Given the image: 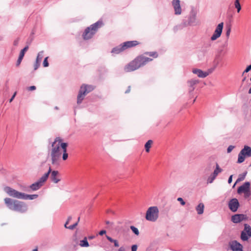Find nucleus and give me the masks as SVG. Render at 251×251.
I'll return each instance as SVG.
<instances>
[{
    "instance_id": "f257e3e1",
    "label": "nucleus",
    "mask_w": 251,
    "mask_h": 251,
    "mask_svg": "<svg viewBox=\"0 0 251 251\" xmlns=\"http://www.w3.org/2000/svg\"><path fill=\"white\" fill-rule=\"evenodd\" d=\"M68 144L66 143H62V139L60 137H56L51 145V150L50 152V156L51 158V163L52 164H57L60 158L62 151L60 148L63 151L62 159L66 160L68 157L67 152V148Z\"/></svg>"
},
{
    "instance_id": "f03ea898",
    "label": "nucleus",
    "mask_w": 251,
    "mask_h": 251,
    "mask_svg": "<svg viewBox=\"0 0 251 251\" xmlns=\"http://www.w3.org/2000/svg\"><path fill=\"white\" fill-rule=\"evenodd\" d=\"M152 60L153 59L146 57L144 55H139L125 67L124 71L126 73L134 71L145 65Z\"/></svg>"
},
{
    "instance_id": "7ed1b4c3",
    "label": "nucleus",
    "mask_w": 251,
    "mask_h": 251,
    "mask_svg": "<svg viewBox=\"0 0 251 251\" xmlns=\"http://www.w3.org/2000/svg\"><path fill=\"white\" fill-rule=\"evenodd\" d=\"M102 25V22L99 21L86 28L83 34V39L84 40L91 39Z\"/></svg>"
},
{
    "instance_id": "20e7f679",
    "label": "nucleus",
    "mask_w": 251,
    "mask_h": 251,
    "mask_svg": "<svg viewBox=\"0 0 251 251\" xmlns=\"http://www.w3.org/2000/svg\"><path fill=\"white\" fill-rule=\"evenodd\" d=\"M95 87L91 85L83 84L80 87L78 95L77 96V103H80L83 100L85 96L92 91Z\"/></svg>"
},
{
    "instance_id": "39448f33",
    "label": "nucleus",
    "mask_w": 251,
    "mask_h": 251,
    "mask_svg": "<svg viewBox=\"0 0 251 251\" xmlns=\"http://www.w3.org/2000/svg\"><path fill=\"white\" fill-rule=\"evenodd\" d=\"M50 172L51 168L50 167L48 172L45 173L37 181L30 185L29 188L33 191L39 189L47 180Z\"/></svg>"
},
{
    "instance_id": "423d86ee",
    "label": "nucleus",
    "mask_w": 251,
    "mask_h": 251,
    "mask_svg": "<svg viewBox=\"0 0 251 251\" xmlns=\"http://www.w3.org/2000/svg\"><path fill=\"white\" fill-rule=\"evenodd\" d=\"M159 210L156 206H151L148 208L146 214V219L149 221L154 222L158 217Z\"/></svg>"
},
{
    "instance_id": "0eeeda50",
    "label": "nucleus",
    "mask_w": 251,
    "mask_h": 251,
    "mask_svg": "<svg viewBox=\"0 0 251 251\" xmlns=\"http://www.w3.org/2000/svg\"><path fill=\"white\" fill-rule=\"evenodd\" d=\"M4 192L10 197L22 199L23 193L19 192L10 187H5L4 188Z\"/></svg>"
},
{
    "instance_id": "6e6552de",
    "label": "nucleus",
    "mask_w": 251,
    "mask_h": 251,
    "mask_svg": "<svg viewBox=\"0 0 251 251\" xmlns=\"http://www.w3.org/2000/svg\"><path fill=\"white\" fill-rule=\"evenodd\" d=\"M251 237V227L248 224L244 225V229L242 231L241 239L243 241H247Z\"/></svg>"
},
{
    "instance_id": "1a4fd4ad",
    "label": "nucleus",
    "mask_w": 251,
    "mask_h": 251,
    "mask_svg": "<svg viewBox=\"0 0 251 251\" xmlns=\"http://www.w3.org/2000/svg\"><path fill=\"white\" fill-rule=\"evenodd\" d=\"M223 23H221L218 24L215 30L214 31L213 34L211 37V40L212 41L216 40L217 39L220 37L223 31Z\"/></svg>"
},
{
    "instance_id": "9d476101",
    "label": "nucleus",
    "mask_w": 251,
    "mask_h": 251,
    "mask_svg": "<svg viewBox=\"0 0 251 251\" xmlns=\"http://www.w3.org/2000/svg\"><path fill=\"white\" fill-rule=\"evenodd\" d=\"M228 206L231 211L236 212L239 206V203L237 199H232L229 202Z\"/></svg>"
},
{
    "instance_id": "9b49d317",
    "label": "nucleus",
    "mask_w": 251,
    "mask_h": 251,
    "mask_svg": "<svg viewBox=\"0 0 251 251\" xmlns=\"http://www.w3.org/2000/svg\"><path fill=\"white\" fill-rule=\"evenodd\" d=\"M229 246L232 251H242V245L236 241L230 242Z\"/></svg>"
},
{
    "instance_id": "f8f14e48",
    "label": "nucleus",
    "mask_w": 251,
    "mask_h": 251,
    "mask_svg": "<svg viewBox=\"0 0 251 251\" xmlns=\"http://www.w3.org/2000/svg\"><path fill=\"white\" fill-rule=\"evenodd\" d=\"M250 186V183L249 182H246L244 183L242 185L240 186L237 190V192L239 194L244 193L245 194L248 193L249 192V189Z\"/></svg>"
},
{
    "instance_id": "ddd939ff",
    "label": "nucleus",
    "mask_w": 251,
    "mask_h": 251,
    "mask_svg": "<svg viewBox=\"0 0 251 251\" xmlns=\"http://www.w3.org/2000/svg\"><path fill=\"white\" fill-rule=\"evenodd\" d=\"M179 0H173L172 5L175 10V13L176 15H180L181 13V8Z\"/></svg>"
},
{
    "instance_id": "4468645a",
    "label": "nucleus",
    "mask_w": 251,
    "mask_h": 251,
    "mask_svg": "<svg viewBox=\"0 0 251 251\" xmlns=\"http://www.w3.org/2000/svg\"><path fill=\"white\" fill-rule=\"evenodd\" d=\"M50 179L54 183H57L60 180V177L59 172L57 171H53L50 172Z\"/></svg>"
},
{
    "instance_id": "2eb2a0df",
    "label": "nucleus",
    "mask_w": 251,
    "mask_h": 251,
    "mask_svg": "<svg viewBox=\"0 0 251 251\" xmlns=\"http://www.w3.org/2000/svg\"><path fill=\"white\" fill-rule=\"evenodd\" d=\"M125 50L129 48L135 47L140 44V42L138 41H126L122 43Z\"/></svg>"
},
{
    "instance_id": "dca6fc26",
    "label": "nucleus",
    "mask_w": 251,
    "mask_h": 251,
    "mask_svg": "<svg viewBox=\"0 0 251 251\" xmlns=\"http://www.w3.org/2000/svg\"><path fill=\"white\" fill-rule=\"evenodd\" d=\"M23 202L17 200H15L14 202H13V205L11 210L21 211L23 210Z\"/></svg>"
},
{
    "instance_id": "f3484780",
    "label": "nucleus",
    "mask_w": 251,
    "mask_h": 251,
    "mask_svg": "<svg viewBox=\"0 0 251 251\" xmlns=\"http://www.w3.org/2000/svg\"><path fill=\"white\" fill-rule=\"evenodd\" d=\"M222 171V169H221L218 163H216V167L215 170H214L213 173L212 174L211 178H209L208 179V181L209 183H212L213 180L216 178L217 175Z\"/></svg>"
},
{
    "instance_id": "a211bd4d",
    "label": "nucleus",
    "mask_w": 251,
    "mask_h": 251,
    "mask_svg": "<svg viewBox=\"0 0 251 251\" xmlns=\"http://www.w3.org/2000/svg\"><path fill=\"white\" fill-rule=\"evenodd\" d=\"M192 72L194 74H196L199 77L201 78H204L209 75L207 72H203L202 70L198 69H193Z\"/></svg>"
},
{
    "instance_id": "6ab92c4d",
    "label": "nucleus",
    "mask_w": 251,
    "mask_h": 251,
    "mask_svg": "<svg viewBox=\"0 0 251 251\" xmlns=\"http://www.w3.org/2000/svg\"><path fill=\"white\" fill-rule=\"evenodd\" d=\"M245 215L243 214H236L232 216L231 221L234 223H238L245 219Z\"/></svg>"
},
{
    "instance_id": "aec40b11",
    "label": "nucleus",
    "mask_w": 251,
    "mask_h": 251,
    "mask_svg": "<svg viewBox=\"0 0 251 251\" xmlns=\"http://www.w3.org/2000/svg\"><path fill=\"white\" fill-rule=\"evenodd\" d=\"M28 46L25 47L20 52L19 58L18 59L16 65L18 66L21 63L22 59L25 55V52L28 50Z\"/></svg>"
},
{
    "instance_id": "412c9836",
    "label": "nucleus",
    "mask_w": 251,
    "mask_h": 251,
    "mask_svg": "<svg viewBox=\"0 0 251 251\" xmlns=\"http://www.w3.org/2000/svg\"><path fill=\"white\" fill-rule=\"evenodd\" d=\"M43 51L40 52L37 56L35 63L34 65V69L35 70H37L40 65V63L42 61L43 55Z\"/></svg>"
},
{
    "instance_id": "4be33fe9",
    "label": "nucleus",
    "mask_w": 251,
    "mask_h": 251,
    "mask_svg": "<svg viewBox=\"0 0 251 251\" xmlns=\"http://www.w3.org/2000/svg\"><path fill=\"white\" fill-rule=\"evenodd\" d=\"M124 50H125L124 47H123V44H121L119 46L114 48L111 52L115 54H119Z\"/></svg>"
},
{
    "instance_id": "5701e85b",
    "label": "nucleus",
    "mask_w": 251,
    "mask_h": 251,
    "mask_svg": "<svg viewBox=\"0 0 251 251\" xmlns=\"http://www.w3.org/2000/svg\"><path fill=\"white\" fill-rule=\"evenodd\" d=\"M199 83V81L195 79H192L188 82L189 85V90L190 92H192L194 89V85Z\"/></svg>"
},
{
    "instance_id": "b1692460",
    "label": "nucleus",
    "mask_w": 251,
    "mask_h": 251,
    "mask_svg": "<svg viewBox=\"0 0 251 251\" xmlns=\"http://www.w3.org/2000/svg\"><path fill=\"white\" fill-rule=\"evenodd\" d=\"M4 201L7 206L10 209H11L13 205V202H14L15 200H13L9 198H6L4 199Z\"/></svg>"
},
{
    "instance_id": "393cba45",
    "label": "nucleus",
    "mask_w": 251,
    "mask_h": 251,
    "mask_svg": "<svg viewBox=\"0 0 251 251\" xmlns=\"http://www.w3.org/2000/svg\"><path fill=\"white\" fill-rule=\"evenodd\" d=\"M22 197L23 200H34L38 198V195H28L23 193Z\"/></svg>"
},
{
    "instance_id": "a878e982",
    "label": "nucleus",
    "mask_w": 251,
    "mask_h": 251,
    "mask_svg": "<svg viewBox=\"0 0 251 251\" xmlns=\"http://www.w3.org/2000/svg\"><path fill=\"white\" fill-rule=\"evenodd\" d=\"M242 152L247 156H251V148L249 146H245L241 150Z\"/></svg>"
},
{
    "instance_id": "bb28decb",
    "label": "nucleus",
    "mask_w": 251,
    "mask_h": 251,
    "mask_svg": "<svg viewBox=\"0 0 251 251\" xmlns=\"http://www.w3.org/2000/svg\"><path fill=\"white\" fill-rule=\"evenodd\" d=\"M204 205L203 203H200L199 205L196 207V211L197 213L199 215H201L203 213Z\"/></svg>"
},
{
    "instance_id": "cd10ccee",
    "label": "nucleus",
    "mask_w": 251,
    "mask_h": 251,
    "mask_svg": "<svg viewBox=\"0 0 251 251\" xmlns=\"http://www.w3.org/2000/svg\"><path fill=\"white\" fill-rule=\"evenodd\" d=\"M152 143H153V141L151 140H149L145 144V148L146 151L147 152H149L150 151V149L151 148Z\"/></svg>"
},
{
    "instance_id": "c85d7f7f",
    "label": "nucleus",
    "mask_w": 251,
    "mask_h": 251,
    "mask_svg": "<svg viewBox=\"0 0 251 251\" xmlns=\"http://www.w3.org/2000/svg\"><path fill=\"white\" fill-rule=\"evenodd\" d=\"M144 56L145 55H149L150 57H152L153 58H156L158 57V55L157 52L156 51H153V52H146L143 54Z\"/></svg>"
},
{
    "instance_id": "c756f323",
    "label": "nucleus",
    "mask_w": 251,
    "mask_h": 251,
    "mask_svg": "<svg viewBox=\"0 0 251 251\" xmlns=\"http://www.w3.org/2000/svg\"><path fill=\"white\" fill-rule=\"evenodd\" d=\"M79 245L82 247H88L89 245L87 240L86 237H85L83 240L80 241Z\"/></svg>"
},
{
    "instance_id": "7c9ffc66",
    "label": "nucleus",
    "mask_w": 251,
    "mask_h": 251,
    "mask_svg": "<svg viewBox=\"0 0 251 251\" xmlns=\"http://www.w3.org/2000/svg\"><path fill=\"white\" fill-rule=\"evenodd\" d=\"M245 154H243L241 151L238 154V163H242L245 160Z\"/></svg>"
},
{
    "instance_id": "2f4dec72",
    "label": "nucleus",
    "mask_w": 251,
    "mask_h": 251,
    "mask_svg": "<svg viewBox=\"0 0 251 251\" xmlns=\"http://www.w3.org/2000/svg\"><path fill=\"white\" fill-rule=\"evenodd\" d=\"M235 7L237 9V12H239L241 9V6L239 0H235L234 2Z\"/></svg>"
},
{
    "instance_id": "473e14b6",
    "label": "nucleus",
    "mask_w": 251,
    "mask_h": 251,
    "mask_svg": "<svg viewBox=\"0 0 251 251\" xmlns=\"http://www.w3.org/2000/svg\"><path fill=\"white\" fill-rule=\"evenodd\" d=\"M130 229L136 235H138L139 234V230L136 227L132 226H130Z\"/></svg>"
},
{
    "instance_id": "72a5a7b5",
    "label": "nucleus",
    "mask_w": 251,
    "mask_h": 251,
    "mask_svg": "<svg viewBox=\"0 0 251 251\" xmlns=\"http://www.w3.org/2000/svg\"><path fill=\"white\" fill-rule=\"evenodd\" d=\"M80 220V218L79 217L78 219V221L77 222H76L75 224H74V225H71L70 226H68V229H71V230H73L78 225V223L79 222Z\"/></svg>"
},
{
    "instance_id": "f704fd0d",
    "label": "nucleus",
    "mask_w": 251,
    "mask_h": 251,
    "mask_svg": "<svg viewBox=\"0 0 251 251\" xmlns=\"http://www.w3.org/2000/svg\"><path fill=\"white\" fill-rule=\"evenodd\" d=\"M48 57H47L44 59V60L43 61V66L44 67H47L49 66V63L48 62Z\"/></svg>"
},
{
    "instance_id": "c9c22d12",
    "label": "nucleus",
    "mask_w": 251,
    "mask_h": 251,
    "mask_svg": "<svg viewBox=\"0 0 251 251\" xmlns=\"http://www.w3.org/2000/svg\"><path fill=\"white\" fill-rule=\"evenodd\" d=\"M251 70V64L248 66L247 68L245 69V70L243 72L242 75H244L245 73L249 72Z\"/></svg>"
},
{
    "instance_id": "e433bc0d",
    "label": "nucleus",
    "mask_w": 251,
    "mask_h": 251,
    "mask_svg": "<svg viewBox=\"0 0 251 251\" xmlns=\"http://www.w3.org/2000/svg\"><path fill=\"white\" fill-rule=\"evenodd\" d=\"M72 219V217L71 216H69L68 218V219H67V221H66L64 226L65 227V228H68V226H67L68 224H69V223L70 222V221Z\"/></svg>"
},
{
    "instance_id": "4c0bfd02",
    "label": "nucleus",
    "mask_w": 251,
    "mask_h": 251,
    "mask_svg": "<svg viewBox=\"0 0 251 251\" xmlns=\"http://www.w3.org/2000/svg\"><path fill=\"white\" fill-rule=\"evenodd\" d=\"M72 219V217L71 216H69L68 218V219H67V221H66L64 226L65 227V228H68V226H67L68 224H69V223L70 222V221Z\"/></svg>"
},
{
    "instance_id": "58836bf2",
    "label": "nucleus",
    "mask_w": 251,
    "mask_h": 251,
    "mask_svg": "<svg viewBox=\"0 0 251 251\" xmlns=\"http://www.w3.org/2000/svg\"><path fill=\"white\" fill-rule=\"evenodd\" d=\"M72 219V217L71 216H69L68 218V219H67V221H66L64 226L65 227V228H68V226H67L68 224H69V223L70 222V221Z\"/></svg>"
},
{
    "instance_id": "ea45409f",
    "label": "nucleus",
    "mask_w": 251,
    "mask_h": 251,
    "mask_svg": "<svg viewBox=\"0 0 251 251\" xmlns=\"http://www.w3.org/2000/svg\"><path fill=\"white\" fill-rule=\"evenodd\" d=\"M177 200L179 201L182 205H184L185 204V201H183L182 198H177Z\"/></svg>"
},
{
    "instance_id": "a19ab883",
    "label": "nucleus",
    "mask_w": 251,
    "mask_h": 251,
    "mask_svg": "<svg viewBox=\"0 0 251 251\" xmlns=\"http://www.w3.org/2000/svg\"><path fill=\"white\" fill-rule=\"evenodd\" d=\"M234 148V147L233 146H232V145L229 146L228 147L227 150V152L228 153L230 152Z\"/></svg>"
},
{
    "instance_id": "79ce46f5",
    "label": "nucleus",
    "mask_w": 251,
    "mask_h": 251,
    "mask_svg": "<svg viewBox=\"0 0 251 251\" xmlns=\"http://www.w3.org/2000/svg\"><path fill=\"white\" fill-rule=\"evenodd\" d=\"M27 89L28 91L35 90L36 89V87L35 86H31L27 87Z\"/></svg>"
},
{
    "instance_id": "37998d69",
    "label": "nucleus",
    "mask_w": 251,
    "mask_h": 251,
    "mask_svg": "<svg viewBox=\"0 0 251 251\" xmlns=\"http://www.w3.org/2000/svg\"><path fill=\"white\" fill-rule=\"evenodd\" d=\"M137 246L136 245H132L131 247V251H137Z\"/></svg>"
},
{
    "instance_id": "c03bdc74",
    "label": "nucleus",
    "mask_w": 251,
    "mask_h": 251,
    "mask_svg": "<svg viewBox=\"0 0 251 251\" xmlns=\"http://www.w3.org/2000/svg\"><path fill=\"white\" fill-rule=\"evenodd\" d=\"M230 31H231V29L230 28H228V29L227 30L226 32V36L227 38H228L229 35H230Z\"/></svg>"
},
{
    "instance_id": "a18cd8bd",
    "label": "nucleus",
    "mask_w": 251,
    "mask_h": 251,
    "mask_svg": "<svg viewBox=\"0 0 251 251\" xmlns=\"http://www.w3.org/2000/svg\"><path fill=\"white\" fill-rule=\"evenodd\" d=\"M106 238L107 239V240L110 241V242L111 243H113L114 241V239H113L111 237H110V236H108L107 235L106 236Z\"/></svg>"
},
{
    "instance_id": "49530a36",
    "label": "nucleus",
    "mask_w": 251,
    "mask_h": 251,
    "mask_svg": "<svg viewBox=\"0 0 251 251\" xmlns=\"http://www.w3.org/2000/svg\"><path fill=\"white\" fill-rule=\"evenodd\" d=\"M113 243H114L115 247H119V244L118 241L117 240H114V241Z\"/></svg>"
},
{
    "instance_id": "de8ad7c7",
    "label": "nucleus",
    "mask_w": 251,
    "mask_h": 251,
    "mask_svg": "<svg viewBox=\"0 0 251 251\" xmlns=\"http://www.w3.org/2000/svg\"><path fill=\"white\" fill-rule=\"evenodd\" d=\"M16 95V92H15L13 94V95L12 96V98L9 100V102H11L12 101V100H13V99H14L15 96Z\"/></svg>"
},
{
    "instance_id": "09e8293b",
    "label": "nucleus",
    "mask_w": 251,
    "mask_h": 251,
    "mask_svg": "<svg viewBox=\"0 0 251 251\" xmlns=\"http://www.w3.org/2000/svg\"><path fill=\"white\" fill-rule=\"evenodd\" d=\"M106 233V231L105 230H102L100 231L99 234L100 235H103V234Z\"/></svg>"
},
{
    "instance_id": "8fccbe9b",
    "label": "nucleus",
    "mask_w": 251,
    "mask_h": 251,
    "mask_svg": "<svg viewBox=\"0 0 251 251\" xmlns=\"http://www.w3.org/2000/svg\"><path fill=\"white\" fill-rule=\"evenodd\" d=\"M18 43H19V39H18L15 40L13 42V44L14 46H17Z\"/></svg>"
},
{
    "instance_id": "3c124183",
    "label": "nucleus",
    "mask_w": 251,
    "mask_h": 251,
    "mask_svg": "<svg viewBox=\"0 0 251 251\" xmlns=\"http://www.w3.org/2000/svg\"><path fill=\"white\" fill-rule=\"evenodd\" d=\"M232 176H233L232 175H231V176H229V178H228V182L229 183H230L232 182Z\"/></svg>"
},
{
    "instance_id": "603ef678",
    "label": "nucleus",
    "mask_w": 251,
    "mask_h": 251,
    "mask_svg": "<svg viewBox=\"0 0 251 251\" xmlns=\"http://www.w3.org/2000/svg\"><path fill=\"white\" fill-rule=\"evenodd\" d=\"M118 251H125V249L124 247H121L119 249Z\"/></svg>"
},
{
    "instance_id": "864d4df0",
    "label": "nucleus",
    "mask_w": 251,
    "mask_h": 251,
    "mask_svg": "<svg viewBox=\"0 0 251 251\" xmlns=\"http://www.w3.org/2000/svg\"><path fill=\"white\" fill-rule=\"evenodd\" d=\"M246 174H247V173H246L243 176H241V178H241V179L239 178V179H238V180L240 181V180H241L244 179V177H245V176H246Z\"/></svg>"
},
{
    "instance_id": "5fc2aeb1",
    "label": "nucleus",
    "mask_w": 251,
    "mask_h": 251,
    "mask_svg": "<svg viewBox=\"0 0 251 251\" xmlns=\"http://www.w3.org/2000/svg\"><path fill=\"white\" fill-rule=\"evenodd\" d=\"M246 174H247V173H246L243 176H241V178H241V179L239 178V179H238V180L240 181V180H241L244 179V177H245V176H246Z\"/></svg>"
},
{
    "instance_id": "6e6d98bb",
    "label": "nucleus",
    "mask_w": 251,
    "mask_h": 251,
    "mask_svg": "<svg viewBox=\"0 0 251 251\" xmlns=\"http://www.w3.org/2000/svg\"><path fill=\"white\" fill-rule=\"evenodd\" d=\"M130 87L129 86L128 88V89L125 92V93H129L130 92Z\"/></svg>"
},
{
    "instance_id": "4d7b16f0",
    "label": "nucleus",
    "mask_w": 251,
    "mask_h": 251,
    "mask_svg": "<svg viewBox=\"0 0 251 251\" xmlns=\"http://www.w3.org/2000/svg\"><path fill=\"white\" fill-rule=\"evenodd\" d=\"M94 238V236H93L88 237V238H89V239H93Z\"/></svg>"
},
{
    "instance_id": "13d9d810",
    "label": "nucleus",
    "mask_w": 251,
    "mask_h": 251,
    "mask_svg": "<svg viewBox=\"0 0 251 251\" xmlns=\"http://www.w3.org/2000/svg\"><path fill=\"white\" fill-rule=\"evenodd\" d=\"M38 251V249H37V248H36V249H35L33 250V251Z\"/></svg>"
},
{
    "instance_id": "bf43d9fd",
    "label": "nucleus",
    "mask_w": 251,
    "mask_h": 251,
    "mask_svg": "<svg viewBox=\"0 0 251 251\" xmlns=\"http://www.w3.org/2000/svg\"><path fill=\"white\" fill-rule=\"evenodd\" d=\"M249 93L250 94H251V88L250 89V90H249Z\"/></svg>"
},
{
    "instance_id": "052dcab7",
    "label": "nucleus",
    "mask_w": 251,
    "mask_h": 251,
    "mask_svg": "<svg viewBox=\"0 0 251 251\" xmlns=\"http://www.w3.org/2000/svg\"><path fill=\"white\" fill-rule=\"evenodd\" d=\"M246 77H244V78L243 79L242 81H244L246 80Z\"/></svg>"
}]
</instances>
